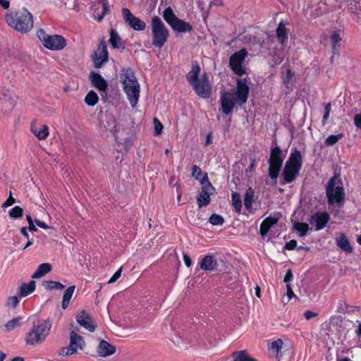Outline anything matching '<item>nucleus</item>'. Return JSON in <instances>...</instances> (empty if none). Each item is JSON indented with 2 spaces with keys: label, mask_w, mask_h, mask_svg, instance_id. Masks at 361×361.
I'll use <instances>...</instances> for the list:
<instances>
[{
  "label": "nucleus",
  "mask_w": 361,
  "mask_h": 361,
  "mask_svg": "<svg viewBox=\"0 0 361 361\" xmlns=\"http://www.w3.org/2000/svg\"><path fill=\"white\" fill-rule=\"evenodd\" d=\"M249 93L248 82L246 79H238L236 92L224 93L221 97V108L228 114L235 104L242 105L246 102Z\"/></svg>",
  "instance_id": "1"
},
{
  "label": "nucleus",
  "mask_w": 361,
  "mask_h": 361,
  "mask_svg": "<svg viewBox=\"0 0 361 361\" xmlns=\"http://www.w3.org/2000/svg\"><path fill=\"white\" fill-rule=\"evenodd\" d=\"M5 20L10 27L22 33L29 32L33 27L32 16L26 9L6 13Z\"/></svg>",
  "instance_id": "2"
},
{
  "label": "nucleus",
  "mask_w": 361,
  "mask_h": 361,
  "mask_svg": "<svg viewBox=\"0 0 361 361\" xmlns=\"http://www.w3.org/2000/svg\"><path fill=\"white\" fill-rule=\"evenodd\" d=\"M120 78L124 91L132 106L134 107L137 103L140 94V85L134 73L130 69L123 70Z\"/></svg>",
  "instance_id": "3"
},
{
  "label": "nucleus",
  "mask_w": 361,
  "mask_h": 361,
  "mask_svg": "<svg viewBox=\"0 0 361 361\" xmlns=\"http://www.w3.org/2000/svg\"><path fill=\"white\" fill-rule=\"evenodd\" d=\"M51 324L44 320L39 322L27 334L25 341L28 345H37L42 344L50 333Z\"/></svg>",
  "instance_id": "4"
},
{
  "label": "nucleus",
  "mask_w": 361,
  "mask_h": 361,
  "mask_svg": "<svg viewBox=\"0 0 361 361\" xmlns=\"http://www.w3.org/2000/svg\"><path fill=\"white\" fill-rule=\"evenodd\" d=\"M302 166V157L298 151H295L291 154L288 160L286 161L283 176L286 183L292 182L298 174Z\"/></svg>",
  "instance_id": "5"
},
{
  "label": "nucleus",
  "mask_w": 361,
  "mask_h": 361,
  "mask_svg": "<svg viewBox=\"0 0 361 361\" xmlns=\"http://www.w3.org/2000/svg\"><path fill=\"white\" fill-rule=\"evenodd\" d=\"M326 195L330 204H341L344 200V190L341 179L335 176L329 182L326 188Z\"/></svg>",
  "instance_id": "6"
},
{
  "label": "nucleus",
  "mask_w": 361,
  "mask_h": 361,
  "mask_svg": "<svg viewBox=\"0 0 361 361\" xmlns=\"http://www.w3.org/2000/svg\"><path fill=\"white\" fill-rule=\"evenodd\" d=\"M152 32L153 44L159 48L162 47L166 42L169 33L164 23L157 16L154 17L152 20Z\"/></svg>",
  "instance_id": "7"
},
{
  "label": "nucleus",
  "mask_w": 361,
  "mask_h": 361,
  "mask_svg": "<svg viewBox=\"0 0 361 361\" xmlns=\"http://www.w3.org/2000/svg\"><path fill=\"white\" fill-rule=\"evenodd\" d=\"M37 37L43 45L51 50H61L66 45V39L61 35H49L43 30H39Z\"/></svg>",
  "instance_id": "8"
},
{
  "label": "nucleus",
  "mask_w": 361,
  "mask_h": 361,
  "mask_svg": "<svg viewBox=\"0 0 361 361\" xmlns=\"http://www.w3.org/2000/svg\"><path fill=\"white\" fill-rule=\"evenodd\" d=\"M85 343L81 336H79L74 331L70 334V344L67 347L62 348L59 354L62 356L72 355L78 352V350H82Z\"/></svg>",
  "instance_id": "9"
},
{
  "label": "nucleus",
  "mask_w": 361,
  "mask_h": 361,
  "mask_svg": "<svg viewBox=\"0 0 361 361\" xmlns=\"http://www.w3.org/2000/svg\"><path fill=\"white\" fill-rule=\"evenodd\" d=\"M281 155V151L279 147H275L271 150L269 161V175L272 179L277 178L281 168L283 159Z\"/></svg>",
  "instance_id": "10"
},
{
  "label": "nucleus",
  "mask_w": 361,
  "mask_h": 361,
  "mask_svg": "<svg viewBox=\"0 0 361 361\" xmlns=\"http://www.w3.org/2000/svg\"><path fill=\"white\" fill-rule=\"evenodd\" d=\"M341 8H348L354 16L353 18L361 23V1L360 0H342Z\"/></svg>",
  "instance_id": "11"
},
{
  "label": "nucleus",
  "mask_w": 361,
  "mask_h": 361,
  "mask_svg": "<svg viewBox=\"0 0 361 361\" xmlns=\"http://www.w3.org/2000/svg\"><path fill=\"white\" fill-rule=\"evenodd\" d=\"M247 54L245 49H242L232 55L230 58V65L232 70L238 75L243 73L242 63Z\"/></svg>",
  "instance_id": "12"
},
{
  "label": "nucleus",
  "mask_w": 361,
  "mask_h": 361,
  "mask_svg": "<svg viewBox=\"0 0 361 361\" xmlns=\"http://www.w3.org/2000/svg\"><path fill=\"white\" fill-rule=\"evenodd\" d=\"M194 89L198 95L204 98L207 97L211 91V86L209 82L208 77L206 75H202L195 83Z\"/></svg>",
  "instance_id": "13"
},
{
  "label": "nucleus",
  "mask_w": 361,
  "mask_h": 361,
  "mask_svg": "<svg viewBox=\"0 0 361 361\" xmlns=\"http://www.w3.org/2000/svg\"><path fill=\"white\" fill-rule=\"evenodd\" d=\"M122 14L126 22L136 30H143L145 28L146 24L138 18L134 16L129 9L123 8Z\"/></svg>",
  "instance_id": "14"
},
{
  "label": "nucleus",
  "mask_w": 361,
  "mask_h": 361,
  "mask_svg": "<svg viewBox=\"0 0 361 361\" xmlns=\"http://www.w3.org/2000/svg\"><path fill=\"white\" fill-rule=\"evenodd\" d=\"M214 191V188L210 183L207 182L204 185H202V190L197 197L199 207H201L209 204L210 195L213 194Z\"/></svg>",
  "instance_id": "15"
},
{
  "label": "nucleus",
  "mask_w": 361,
  "mask_h": 361,
  "mask_svg": "<svg viewBox=\"0 0 361 361\" xmlns=\"http://www.w3.org/2000/svg\"><path fill=\"white\" fill-rule=\"evenodd\" d=\"M76 320L78 323L90 331H93L94 330V322L90 316V314L85 310H80L76 314Z\"/></svg>",
  "instance_id": "16"
},
{
  "label": "nucleus",
  "mask_w": 361,
  "mask_h": 361,
  "mask_svg": "<svg viewBox=\"0 0 361 361\" xmlns=\"http://www.w3.org/2000/svg\"><path fill=\"white\" fill-rule=\"evenodd\" d=\"M94 63L97 68H99L102 65L107 61V51L104 44H100L97 51L94 55Z\"/></svg>",
  "instance_id": "17"
},
{
  "label": "nucleus",
  "mask_w": 361,
  "mask_h": 361,
  "mask_svg": "<svg viewBox=\"0 0 361 361\" xmlns=\"http://www.w3.org/2000/svg\"><path fill=\"white\" fill-rule=\"evenodd\" d=\"M329 220V215L327 213H317L311 216L310 223L315 224L316 230L323 228Z\"/></svg>",
  "instance_id": "18"
},
{
  "label": "nucleus",
  "mask_w": 361,
  "mask_h": 361,
  "mask_svg": "<svg viewBox=\"0 0 361 361\" xmlns=\"http://www.w3.org/2000/svg\"><path fill=\"white\" fill-rule=\"evenodd\" d=\"M31 131L39 140H44L49 135V128L44 124L32 123Z\"/></svg>",
  "instance_id": "19"
},
{
  "label": "nucleus",
  "mask_w": 361,
  "mask_h": 361,
  "mask_svg": "<svg viewBox=\"0 0 361 361\" xmlns=\"http://www.w3.org/2000/svg\"><path fill=\"white\" fill-rule=\"evenodd\" d=\"M115 351V347L105 341H102L97 348V353L102 357L113 355Z\"/></svg>",
  "instance_id": "20"
},
{
  "label": "nucleus",
  "mask_w": 361,
  "mask_h": 361,
  "mask_svg": "<svg viewBox=\"0 0 361 361\" xmlns=\"http://www.w3.org/2000/svg\"><path fill=\"white\" fill-rule=\"evenodd\" d=\"M200 265L203 270L214 271L216 268L217 262L212 255H206L201 260Z\"/></svg>",
  "instance_id": "21"
},
{
  "label": "nucleus",
  "mask_w": 361,
  "mask_h": 361,
  "mask_svg": "<svg viewBox=\"0 0 361 361\" xmlns=\"http://www.w3.org/2000/svg\"><path fill=\"white\" fill-rule=\"evenodd\" d=\"M279 221V218L276 216H270L265 219L260 226V233L262 236L265 235L269 231L270 228L276 224Z\"/></svg>",
  "instance_id": "22"
},
{
  "label": "nucleus",
  "mask_w": 361,
  "mask_h": 361,
  "mask_svg": "<svg viewBox=\"0 0 361 361\" xmlns=\"http://www.w3.org/2000/svg\"><path fill=\"white\" fill-rule=\"evenodd\" d=\"M171 27L176 31L178 32H187L190 31L192 29L190 25L178 18L175 19L171 24H169Z\"/></svg>",
  "instance_id": "23"
},
{
  "label": "nucleus",
  "mask_w": 361,
  "mask_h": 361,
  "mask_svg": "<svg viewBox=\"0 0 361 361\" xmlns=\"http://www.w3.org/2000/svg\"><path fill=\"white\" fill-rule=\"evenodd\" d=\"M336 243L337 245L343 251L349 253L352 252V247L350 245L349 241L343 233H340L336 237Z\"/></svg>",
  "instance_id": "24"
},
{
  "label": "nucleus",
  "mask_w": 361,
  "mask_h": 361,
  "mask_svg": "<svg viewBox=\"0 0 361 361\" xmlns=\"http://www.w3.org/2000/svg\"><path fill=\"white\" fill-rule=\"evenodd\" d=\"M36 288L35 281H31L29 283H23L19 288L20 297H26L35 291Z\"/></svg>",
  "instance_id": "25"
},
{
  "label": "nucleus",
  "mask_w": 361,
  "mask_h": 361,
  "mask_svg": "<svg viewBox=\"0 0 361 361\" xmlns=\"http://www.w3.org/2000/svg\"><path fill=\"white\" fill-rule=\"evenodd\" d=\"M91 80L92 84L99 90L104 91L106 90L107 85L105 80L99 74L92 73Z\"/></svg>",
  "instance_id": "26"
},
{
  "label": "nucleus",
  "mask_w": 361,
  "mask_h": 361,
  "mask_svg": "<svg viewBox=\"0 0 361 361\" xmlns=\"http://www.w3.org/2000/svg\"><path fill=\"white\" fill-rule=\"evenodd\" d=\"M192 169V176L198 180L202 185H204L205 183L208 182L207 174L203 173L198 166H193Z\"/></svg>",
  "instance_id": "27"
},
{
  "label": "nucleus",
  "mask_w": 361,
  "mask_h": 361,
  "mask_svg": "<svg viewBox=\"0 0 361 361\" xmlns=\"http://www.w3.org/2000/svg\"><path fill=\"white\" fill-rule=\"evenodd\" d=\"M51 269V264H48V263H43V264H41L37 271L33 274L32 275V278L34 279H38V278H40L42 276H43L44 275H45L46 274L49 273Z\"/></svg>",
  "instance_id": "28"
},
{
  "label": "nucleus",
  "mask_w": 361,
  "mask_h": 361,
  "mask_svg": "<svg viewBox=\"0 0 361 361\" xmlns=\"http://www.w3.org/2000/svg\"><path fill=\"white\" fill-rule=\"evenodd\" d=\"M75 288V286H71L65 290L62 300V308L63 310H65L68 306L70 300L73 296Z\"/></svg>",
  "instance_id": "29"
},
{
  "label": "nucleus",
  "mask_w": 361,
  "mask_h": 361,
  "mask_svg": "<svg viewBox=\"0 0 361 361\" xmlns=\"http://www.w3.org/2000/svg\"><path fill=\"white\" fill-rule=\"evenodd\" d=\"M282 345H283V341L281 339H277V340L271 342L269 345V348L270 354L272 356L277 357L280 350L282 348Z\"/></svg>",
  "instance_id": "30"
},
{
  "label": "nucleus",
  "mask_w": 361,
  "mask_h": 361,
  "mask_svg": "<svg viewBox=\"0 0 361 361\" xmlns=\"http://www.w3.org/2000/svg\"><path fill=\"white\" fill-rule=\"evenodd\" d=\"M200 71V68L198 66H193L192 71L188 75V80L193 87L195 83L200 79L197 78Z\"/></svg>",
  "instance_id": "31"
},
{
  "label": "nucleus",
  "mask_w": 361,
  "mask_h": 361,
  "mask_svg": "<svg viewBox=\"0 0 361 361\" xmlns=\"http://www.w3.org/2000/svg\"><path fill=\"white\" fill-rule=\"evenodd\" d=\"M293 228L296 231L300 236H304L309 231V225L305 223L297 222L294 224Z\"/></svg>",
  "instance_id": "32"
},
{
  "label": "nucleus",
  "mask_w": 361,
  "mask_h": 361,
  "mask_svg": "<svg viewBox=\"0 0 361 361\" xmlns=\"http://www.w3.org/2000/svg\"><path fill=\"white\" fill-rule=\"evenodd\" d=\"M233 357L234 361H257L255 359L249 357L245 351L233 353Z\"/></svg>",
  "instance_id": "33"
},
{
  "label": "nucleus",
  "mask_w": 361,
  "mask_h": 361,
  "mask_svg": "<svg viewBox=\"0 0 361 361\" xmlns=\"http://www.w3.org/2000/svg\"><path fill=\"white\" fill-rule=\"evenodd\" d=\"M276 34L281 44H283L285 39L287 38V32L285 25L283 23H280L276 30Z\"/></svg>",
  "instance_id": "34"
},
{
  "label": "nucleus",
  "mask_w": 361,
  "mask_h": 361,
  "mask_svg": "<svg viewBox=\"0 0 361 361\" xmlns=\"http://www.w3.org/2000/svg\"><path fill=\"white\" fill-rule=\"evenodd\" d=\"M231 202L235 211L238 213H240L242 201L240 195L237 193H233Z\"/></svg>",
  "instance_id": "35"
},
{
  "label": "nucleus",
  "mask_w": 361,
  "mask_h": 361,
  "mask_svg": "<svg viewBox=\"0 0 361 361\" xmlns=\"http://www.w3.org/2000/svg\"><path fill=\"white\" fill-rule=\"evenodd\" d=\"M163 17L164 20L169 23L171 24L175 19H176L178 17L174 14L172 8L171 7L166 8L164 13H163Z\"/></svg>",
  "instance_id": "36"
},
{
  "label": "nucleus",
  "mask_w": 361,
  "mask_h": 361,
  "mask_svg": "<svg viewBox=\"0 0 361 361\" xmlns=\"http://www.w3.org/2000/svg\"><path fill=\"white\" fill-rule=\"evenodd\" d=\"M254 192L252 189L249 188L244 197V204L247 209H250L253 202Z\"/></svg>",
  "instance_id": "37"
},
{
  "label": "nucleus",
  "mask_w": 361,
  "mask_h": 361,
  "mask_svg": "<svg viewBox=\"0 0 361 361\" xmlns=\"http://www.w3.org/2000/svg\"><path fill=\"white\" fill-rule=\"evenodd\" d=\"M19 303L18 296H9L6 301V307L8 309H15Z\"/></svg>",
  "instance_id": "38"
},
{
  "label": "nucleus",
  "mask_w": 361,
  "mask_h": 361,
  "mask_svg": "<svg viewBox=\"0 0 361 361\" xmlns=\"http://www.w3.org/2000/svg\"><path fill=\"white\" fill-rule=\"evenodd\" d=\"M20 317H17V318H14L10 321H8L6 324H5V328L7 331H11L13 329H14L15 328L18 327V326H20Z\"/></svg>",
  "instance_id": "39"
},
{
  "label": "nucleus",
  "mask_w": 361,
  "mask_h": 361,
  "mask_svg": "<svg viewBox=\"0 0 361 361\" xmlns=\"http://www.w3.org/2000/svg\"><path fill=\"white\" fill-rule=\"evenodd\" d=\"M23 209L18 206H16L8 212L9 216L13 219H18L23 216Z\"/></svg>",
  "instance_id": "40"
},
{
  "label": "nucleus",
  "mask_w": 361,
  "mask_h": 361,
  "mask_svg": "<svg viewBox=\"0 0 361 361\" xmlns=\"http://www.w3.org/2000/svg\"><path fill=\"white\" fill-rule=\"evenodd\" d=\"M85 100L87 104L93 106L98 102V97L95 92H90Z\"/></svg>",
  "instance_id": "41"
},
{
  "label": "nucleus",
  "mask_w": 361,
  "mask_h": 361,
  "mask_svg": "<svg viewBox=\"0 0 361 361\" xmlns=\"http://www.w3.org/2000/svg\"><path fill=\"white\" fill-rule=\"evenodd\" d=\"M109 42L114 48L120 47V38L114 31H111Z\"/></svg>",
  "instance_id": "42"
},
{
  "label": "nucleus",
  "mask_w": 361,
  "mask_h": 361,
  "mask_svg": "<svg viewBox=\"0 0 361 361\" xmlns=\"http://www.w3.org/2000/svg\"><path fill=\"white\" fill-rule=\"evenodd\" d=\"M343 137L342 134L338 135H330L328 137L325 141V143L329 146H332L335 143L338 142L339 139H341Z\"/></svg>",
  "instance_id": "43"
},
{
  "label": "nucleus",
  "mask_w": 361,
  "mask_h": 361,
  "mask_svg": "<svg viewBox=\"0 0 361 361\" xmlns=\"http://www.w3.org/2000/svg\"><path fill=\"white\" fill-rule=\"evenodd\" d=\"M153 123H154V134L157 135L161 134L162 129H163L162 123L157 118H154Z\"/></svg>",
  "instance_id": "44"
},
{
  "label": "nucleus",
  "mask_w": 361,
  "mask_h": 361,
  "mask_svg": "<svg viewBox=\"0 0 361 361\" xmlns=\"http://www.w3.org/2000/svg\"><path fill=\"white\" fill-rule=\"evenodd\" d=\"M209 222L213 225H221L224 222V219L217 214H213L209 218Z\"/></svg>",
  "instance_id": "45"
},
{
  "label": "nucleus",
  "mask_w": 361,
  "mask_h": 361,
  "mask_svg": "<svg viewBox=\"0 0 361 361\" xmlns=\"http://www.w3.org/2000/svg\"><path fill=\"white\" fill-rule=\"evenodd\" d=\"M47 288L48 289H59L61 290L64 288L63 285L56 281H49L47 283Z\"/></svg>",
  "instance_id": "46"
},
{
  "label": "nucleus",
  "mask_w": 361,
  "mask_h": 361,
  "mask_svg": "<svg viewBox=\"0 0 361 361\" xmlns=\"http://www.w3.org/2000/svg\"><path fill=\"white\" fill-rule=\"evenodd\" d=\"M98 4H99L102 8V14L101 16H99L97 17V20L99 21H101L104 15L107 11V5H106V0H99Z\"/></svg>",
  "instance_id": "47"
},
{
  "label": "nucleus",
  "mask_w": 361,
  "mask_h": 361,
  "mask_svg": "<svg viewBox=\"0 0 361 361\" xmlns=\"http://www.w3.org/2000/svg\"><path fill=\"white\" fill-rule=\"evenodd\" d=\"M331 42H332V47L334 49L336 47V43L339 42L341 39L340 35L338 33L334 32L331 35Z\"/></svg>",
  "instance_id": "48"
},
{
  "label": "nucleus",
  "mask_w": 361,
  "mask_h": 361,
  "mask_svg": "<svg viewBox=\"0 0 361 361\" xmlns=\"http://www.w3.org/2000/svg\"><path fill=\"white\" fill-rule=\"evenodd\" d=\"M122 271V268H120L114 275L113 276L109 279L108 281V283H113L115 281H116L119 277L121 276Z\"/></svg>",
  "instance_id": "49"
},
{
  "label": "nucleus",
  "mask_w": 361,
  "mask_h": 361,
  "mask_svg": "<svg viewBox=\"0 0 361 361\" xmlns=\"http://www.w3.org/2000/svg\"><path fill=\"white\" fill-rule=\"evenodd\" d=\"M16 202V200L14 197H12L11 194H10L9 197L3 203L2 207H7L9 206H11L13 204Z\"/></svg>",
  "instance_id": "50"
},
{
  "label": "nucleus",
  "mask_w": 361,
  "mask_h": 361,
  "mask_svg": "<svg viewBox=\"0 0 361 361\" xmlns=\"http://www.w3.org/2000/svg\"><path fill=\"white\" fill-rule=\"evenodd\" d=\"M297 246V241L295 240H291L288 243H287L285 245V247L287 250H293Z\"/></svg>",
  "instance_id": "51"
},
{
  "label": "nucleus",
  "mask_w": 361,
  "mask_h": 361,
  "mask_svg": "<svg viewBox=\"0 0 361 361\" xmlns=\"http://www.w3.org/2000/svg\"><path fill=\"white\" fill-rule=\"evenodd\" d=\"M355 125L361 129V113L357 114L354 117Z\"/></svg>",
  "instance_id": "52"
},
{
  "label": "nucleus",
  "mask_w": 361,
  "mask_h": 361,
  "mask_svg": "<svg viewBox=\"0 0 361 361\" xmlns=\"http://www.w3.org/2000/svg\"><path fill=\"white\" fill-rule=\"evenodd\" d=\"M330 111H331V104H327L325 106V114L323 117V121H325L326 120L328 119Z\"/></svg>",
  "instance_id": "53"
},
{
  "label": "nucleus",
  "mask_w": 361,
  "mask_h": 361,
  "mask_svg": "<svg viewBox=\"0 0 361 361\" xmlns=\"http://www.w3.org/2000/svg\"><path fill=\"white\" fill-rule=\"evenodd\" d=\"M286 288H287V295L288 298V301H289L290 299L295 297V293L293 291L292 288L290 287V286L289 284H287Z\"/></svg>",
  "instance_id": "54"
},
{
  "label": "nucleus",
  "mask_w": 361,
  "mask_h": 361,
  "mask_svg": "<svg viewBox=\"0 0 361 361\" xmlns=\"http://www.w3.org/2000/svg\"><path fill=\"white\" fill-rule=\"evenodd\" d=\"M293 75V73L290 70H288L286 75L283 77L284 82L288 83L290 81V80L292 78Z\"/></svg>",
  "instance_id": "55"
},
{
  "label": "nucleus",
  "mask_w": 361,
  "mask_h": 361,
  "mask_svg": "<svg viewBox=\"0 0 361 361\" xmlns=\"http://www.w3.org/2000/svg\"><path fill=\"white\" fill-rule=\"evenodd\" d=\"M293 277V273H292L291 270L289 269L285 276L284 282L288 283L290 281L292 280Z\"/></svg>",
  "instance_id": "56"
},
{
  "label": "nucleus",
  "mask_w": 361,
  "mask_h": 361,
  "mask_svg": "<svg viewBox=\"0 0 361 361\" xmlns=\"http://www.w3.org/2000/svg\"><path fill=\"white\" fill-rule=\"evenodd\" d=\"M183 260H184V262H185V265H186L188 267H190V266H191V264H192V261H191V259H190V257H189V255H188L185 254V255H183Z\"/></svg>",
  "instance_id": "57"
},
{
  "label": "nucleus",
  "mask_w": 361,
  "mask_h": 361,
  "mask_svg": "<svg viewBox=\"0 0 361 361\" xmlns=\"http://www.w3.org/2000/svg\"><path fill=\"white\" fill-rule=\"evenodd\" d=\"M317 314L316 313H314L311 311H306L305 312V317L307 319H310L314 317H316Z\"/></svg>",
  "instance_id": "58"
},
{
  "label": "nucleus",
  "mask_w": 361,
  "mask_h": 361,
  "mask_svg": "<svg viewBox=\"0 0 361 361\" xmlns=\"http://www.w3.org/2000/svg\"><path fill=\"white\" fill-rule=\"evenodd\" d=\"M35 223L39 227L42 228H48L49 226L43 221H40V220H38V219H36L35 221Z\"/></svg>",
  "instance_id": "59"
},
{
  "label": "nucleus",
  "mask_w": 361,
  "mask_h": 361,
  "mask_svg": "<svg viewBox=\"0 0 361 361\" xmlns=\"http://www.w3.org/2000/svg\"><path fill=\"white\" fill-rule=\"evenodd\" d=\"M0 5L5 9L8 8L10 3L8 0H0Z\"/></svg>",
  "instance_id": "60"
},
{
  "label": "nucleus",
  "mask_w": 361,
  "mask_h": 361,
  "mask_svg": "<svg viewBox=\"0 0 361 361\" xmlns=\"http://www.w3.org/2000/svg\"><path fill=\"white\" fill-rule=\"evenodd\" d=\"M27 228L26 227H23L20 229V233L23 235H24L27 239H29L30 235L27 231Z\"/></svg>",
  "instance_id": "61"
},
{
  "label": "nucleus",
  "mask_w": 361,
  "mask_h": 361,
  "mask_svg": "<svg viewBox=\"0 0 361 361\" xmlns=\"http://www.w3.org/2000/svg\"><path fill=\"white\" fill-rule=\"evenodd\" d=\"M27 229L31 232H36L37 231V228L35 226L34 223L32 224L29 225Z\"/></svg>",
  "instance_id": "62"
},
{
  "label": "nucleus",
  "mask_w": 361,
  "mask_h": 361,
  "mask_svg": "<svg viewBox=\"0 0 361 361\" xmlns=\"http://www.w3.org/2000/svg\"><path fill=\"white\" fill-rule=\"evenodd\" d=\"M26 218L29 225L32 224L34 223L30 214L27 215Z\"/></svg>",
  "instance_id": "63"
},
{
  "label": "nucleus",
  "mask_w": 361,
  "mask_h": 361,
  "mask_svg": "<svg viewBox=\"0 0 361 361\" xmlns=\"http://www.w3.org/2000/svg\"><path fill=\"white\" fill-rule=\"evenodd\" d=\"M11 361H24V359L21 357H16Z\"/></svg>",
  "instance_id": "64"
}]
</instances>
